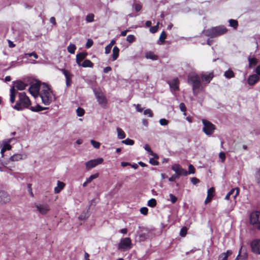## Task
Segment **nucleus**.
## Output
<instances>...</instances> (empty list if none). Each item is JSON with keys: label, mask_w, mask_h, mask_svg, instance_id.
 <instances>
[{"label": "nucleus", "mask_w": 260, "mask_h": 260, "mask_svg": "<svg viewBox=\"0 0 260 260\" xmlns=\"http://www.w3.org/2000/svg\"><path fill=\"white\" fill-rule=\"evenodd\" d=\"M39 96L42 103L45 105H49L54 99V95L49 86L43 83L40 89Z\"/></svg>", "instance_id": "nucleus-1"}, {"label": "nucleus", "mask_w": 260, "mask_h": 260, "mask_svg": "<svg viewBox=\"0 0 260 260\" xmlns=\"http://www.w3.org/2000/svg\"><path fill=\"white\" fill-rule=\"evenodd\" d=\"M31 105V102L25 92H22L18 93V100L13 108L18 111L28 108Z\"/></svg>", "instance_id": "nucleus-2"}, {"label": "nucleus", "mask_w": 260, "mask_h": 260, "mask_svg": "<svg viewBox=\"0 0 260 260\" xmlns=\"http://www.w3.org/2000/svg\"><path fill=\"white\" fill-rule=\"evenodd\" d=\"M188 82L192 85L193 94L197 96L200 91L203 89L199 76L195 74H190L188 76Z\"/></svg>", "instance_id": "nucleus-3"}, {"label": "nucleus", "mask_w": 260, "mask_h": 260, "mask_svg": "<svg viewBox=\"0 0 260 260\" xmlns=\"http://www.w3.org/2000/svg\"><path fill=\"white\" fill-rule=\"evenodd\" d=\"M13 86L10 88V102L13 103L15 101L16 95L19 92H18L17 90H22L26 88L28 85L27 84L23 82L20 80H17L14 81Z\"/></svg>", "instance_id": "nucleus-4"}, {"label": "nucleus", "mask_w": 260, "mask_h": 260, "mask_svg": "<svg viewBox=\"0 0 260 260\" xmlns=\"http://www.w3.org/2000/svg\"><path fill=\"white\" fill-rule=\"evenodd\" d=\"M227 29L223 26H219L213 27L211 29L205 30L203 34L206 36L211 38L215 37L225 34Z\"/></svg>", "instance_id": "nucleus-5"}, {"label": "nucleus", "mask_w": 260, "mask_h": 260, "mask_svg": "<svg viewBox=\"0 0 260 260\" xmlns=\"http://www.w3.org/2000/svg\"><path fill=\"white\" fill-rule=\"evenodd\" d=\"M202 123L204 125L203 131L208 136L211 135L214 132L215 126L210 121L206 119H203Z\"/></svg>", "instance_id": "nucleus-6"}, {"label": "nucleus", "mask_w": 260, "mask_h": 260, "mask_svg": "<svg viewBox=\"0 0 260 260\" xmlns=\"http://www.w3.org/2000/svg\"><path fill=\"white\" fill-rule=\"evenodd\" d=\"M140 230L138 232L140 241H144L150 237L152 230L147 228H139Z\"/></svg>", "instance_id": "nucleus-7"}, {"label": "nucleus", "mask_w": 260, "mask_h": 260, "mask_svg": "<svg viewBox=\"0 0 260 260\" xmlns=\"http://www.w3.org/2000/svg\"><path fill=\"white\" fill-rule=\"evenodd\" d=\"M132 242L129 238L121 239L119 244L118 249L123 250H128L131 248Z\"/></svg>", "instance_id": "nucleus-8"}, {"label": "nucleus", "mask_w": 260, "mask_h": 260, "mask_svg": "<svg viewBox=\"0 0 260 260\" xmlns=\"http://www.w3.org/2000/svg\"><path fill=\"white\" fill-rule=\"evenodd\" d=\"M41 87V86H40V83L39 82H37L32 84L29 87L28 90L30 93L36 98L40 94Z\"/></svg>", "instance_id": "nucleus-9"}, {"label": "nucleus", "mask_w": 260, "mask_h": 260, "mask_svg": "<svg viewBox=\"0 0 260 260\" xmlns=\"http://www.w3.org/2000/svg\"><path fill=\"white\" fill-rule=\"evenodd\" d=\"M94 92L99 104L102 107H105L107 104V100L103 93L99 90L94 91Z\"/></svg>", "instance_id": "nucleus-10"}, {"label": "nucleus", "mask_w": 260, "mask_h": 260, "mask_svg": "<svg viewBox=\"0 0 260 260\" xmlns=\"http://www.w3.org/2000/svg\"><path fill=\"white\" fill-rule=\"evenodd\" d=\"M250 245L252 252L256 254L260 255V239L253 240Z\"/></svg>", "instance_id": "nucleus-11"}, {"label": "nucleus", "mask_w": 260, "mask_h": 260, "mask_svg": "<svg viewBox=\"0 0 260 260\" xmlns=\"http://www.w3.org/2000/svg\"><path fill=\"white\" fill-rule=\"evenodd\" d=\"M172 169L179 177L180 176H187L188 175L187 171L183 169L179 164H176L173 165Z\"/></svg>", "instance_id": "nucleus-12"}, {"label": "nucleus", "mask_w": 260, "mask_h": 260, "mask_svg": "<svg viewBox=\"0 0 260 260\" xmlns=\"http://www.w3.org/2000/svg\"><path fill=\"white\" fill-rule=\"evenodd\" d=\"M104 159L102 158H98L97 159H91L85 163V166L88 170L93 168L98 165L102 164Z\"/></svg>", "instance_id": "nucleus-13"}, {"label": "nucleus", "mask_w": 260, "mask_h": 260, "mask_svg": "<svg viewBox=\"0 0 260 260\" xmlns=\"http://www.w3.org/2000/svg\"><path fill=\"white\" fill-rule=\"evenodd\" d=\"M35 207L37 208V210L43 215L47 214L50 210L49 206L47 204H35Z\"/></svg>", "instance_id": "nucleus-14"}, {"label": "nucleus", "mask_w": 260, "mask_h": 260, "mask_svg": "<svg viewBox=\"0 0 260 260\" xmlns=\"http://www.w3.org/2000/svg\"><path fill=\"white\" fill-rule=\"evenodd\" d=\"M250 223L254 224L260 222V211H255L251 213L250 216Z\"/></svg>", "instance_id": "nucleus-15"}, {"label": "nucleus", "mask_w": 260, "mask_h": 260, "mask_svg": "<svg viewBox=\"0 0 260 260\" xmlns=\"http://www.w3.org/2000/svg\"><path fill=\"white\" fill-rule=\"evenodd\" d=\"M201 76L202 81L205 84H208L213 78V72L203 73L201 75Z\"/></svg>", "instance_id": "nucleus-16"}, {"label": "nucleus", "mask_w": 260, "mask_h": 260, "mask_svg": "<svg viewBox=\"0 0 260 260\" xmlns=\"http://www.w3.org/2000/svg\"><path fill=\"white\" fill-rule=\"evenodd\" d=\"M11 200L9 195L6 192L0 191V205L6 204Z\"/></svg>", "instance_id": "nucleus-17"}, {"label": "nucleus", "mask_w": 260, "mask_h": 260, "mask_svg": "<svg viewBox=\"0 0 260 260\" xmlns=\"http://www.w3.org/2000/svg\"><path fill=\"white\" fill-rule=\"evenodd\" d=\"M61 71L66 77V85L67 86H70L71 84V79L73 77V75L65 69H61Z\"/></svg>", "instance_id": "nucleus-18"}, {"label": "nucleus", "mask_w": 260, "mask_h": 260, "mask_svg": "<svg viewBox=\"0 0 260 260\" xmlns=\"http://www.w3.org/2000/svg\"><path fill=\"white\" fill-rule=\"evenodd\" d=\"M179 81L177 78L174 79L169 82L170 88L175 91L179 90Z\"/></svg>", "instance_id": "nucleus-19"}, {"label": "nucleus", "mask_w": 260, "mask_h": 260, "mask_svg": "<svg viewBox=\"0 0 260 260\" xmlns=\"http://www.w3.org/2000/svg\"><path fill=\"white\" fill-rule=\"evenodd\" d=\"M259 80V77L256 74L250 75L247 80V83L249 85H253Z\"/></svg>", "instance_id": "nucleus-20"}, {"label": "nucleus", "mask_w": 260, "mask_h": 260, "mask_svg": "<svg viewBox=\"0 0 260 260\" xmlns=\"http://www.w3.org/2000/svg\"><path fill=\"white\" fill-rule=\"evenodd\" d=\"M87 54L81 52L76 55V62L79 66H81L82 61L86 57Z\"/></svg>", "instance_id": "nucleus-21"}, {"label": "nucleus", "mask_w": 260, "mask_h": 260, "mask_svg": "<svg viewBox=\"0 0 260 260\" xmlns=\"http://www.w3.org/2000/svg\"><path fill=\"white\" fill-rule=\"evenodd\" d=\"M65 186V184L60 181H57V186L54 188V192L55 193H59L63 189Z\"/></svg>", "instance_id": "nucleus-22"}, {"label": "nucleus", "mask_w": 260, "mask_h": 260, "mask_svg": "<svg viewBox=\"0 0 260 260\" xmlns=\"http://www.w3.org/2000/svg\"><path fill=\"white\" fill-rule=\"evenodd\" d=\"M145 57L147 59H150L152 60H156L158 58V56L155 55L153 52L152 51H148L145 53Z\"/></svg>", "instance_id": "nucleus-23"}, {"label": "nucleus", "mask_w": 260, "mask_h": 260, "mask_svg": "<svg viewBox=\"0 0 260 260\" xmlns=\"http://www.w3.org/2000/svg\"><path fill=\"white\" fill-rule=\"evenodd\" d=\"M119 49L117 46H114L112 50V60H116L119 56Z\"/></svg>", "instance_id": "nucleus-24"}, {"label": "nucleus", "mask_w": 260, "mask_h": 260, "mask_svg": "<svg viewBox=\"0 0 260 260\" xmlns=\"http://www.w3.org/2000/svg\"><path fill=\"white\" fill-rule=\"evenodd\" d=\"M47 109H48V107H43L38 104L35 107H30V110L32 112H40Z\"/></svg>", "instance_id": "nucleus-25"}, {"label": "nucleus", "mask_w": 260, "mask_h": 260, "mask_svg": "<svg viewBox=\"0 0 260 260\" xmlns=\"http://www.w3.org/2000/svg\"><path fill=\"white\" fill-rule=\"evenodd\" d=\"M248 60L249 62V68L250 69L255 66L257 63V60L255 58H251L250 57H249L248 58Z\"/></svg>", "instance_id": "nucleus-26"}, {"label": "nucleus", "mask_w": 260, "mask_h": 260, "mask_svg": "<svg viewBox=\"0 0 260 260\" xmlns=\"http://www.w3.org/2000/svg\"><path fill=\"white\" fill-rule=\"evenodd\" d=\"M239 193V189L238 188H233L230 191H229L228 194H229L230 196L233 194V198L235 199L238 195Z\"/></svg>", "instance_id": "nucleus-27"}, {"label": "nucleus", "mask_w": 260, "mask_h": 260, "mask_svg": "<svg viewBox=\"0 0 260 260\" xmlns=\"http://www.w3.org/2000/svg\"><path fill=\"white\" fill-rule=\"evenodd\" d=\"M117 137L120 139H124L125 137V134L124 131L120 128H117Z\"/></svg>", "instance_id": "nucleus-28"}, {"label": "nucleus", "mask_w": 260, "mask_h": 260, "mask_svg": "<svg viewBox=\"0 0 260 260\" xmlns=\"http://www.w3.org/2000/svg\"><path fill=\"white\" fill-rule=\"evenodd\" d=\"M93 64V63L90 60L86 59L81 64L80 66H82L84 68L92 67Z\"/></svg>", "instance_id": "nucleus-29"}, {"label": "nucleus", "mask_w": 260, "mask_h": 260, "mask_svg": "<svg viewBox=\"0 0 260 260\" xmlns=\"http://www.w3.org/2000/svg\"><path fill=\"white\" fill-rule=\"evenodd\" d=\"M22 159V155L21 154H15L10 157L12 161H18Z\"/></svg>", "instance_id": "nucleus-30"}, {"label": "nucleus", "mask_w": 260, "mask_h": 260, "mask_svg": "<svg viewBox=\"0 0 260 260\" xmlns=\"http://www.w3.org/2000/svg\"><path fill=\"white\" fill-rule=\"evenodd\" d=\"M224 75L225 78L230 79L234 77V73L232 70L229 69L225 72Z\"/></svg>", "instance_id": "nucleus-31"}, {"label": "nucleus", "mask_w": 260, "mask_h": 260, "mask_svg": "<svg viewBox=\"0 0 260 260\" xmlns=\"http://www.w3.org/2000/svg\"><path fill=\"white\" fill-rule=\"evenodd\" d=\"M76 49V46L74 44H71L68 47V51L71 54H74Z\"/></svg>", "instance_id": "nucleus-32"}, {"label": "nucleus", "mask_w": 260, "mask_h": 260, "mask_svg": "<svg viewBox=\"0 0 260 260\" xmlns=\"http://www.w3.org/2000/svg\"><path fill=\"white\" fill-rule=\"evenodd\" d=\"M230 26L233 27L234 28L236 29L238 26V21L236 20L230 19L229 20Z\"/></svg>", "instance_id": "nucleus-33"}, {"label": "nucleus", "mask_w": 260, "mask_h": 260, "mask_svg": "<svg viewBox=\"0 0 260 260\" xmlns=\"http://www.w3.org/2000/svg\"><path fill=\"white\" fill-rule=\"evenodd\" d=\"M255 177L256 183L260 186V168L256 170Z\"/></svg>", "instance_id": "nucleus-34"}, {"label": "nucleus", "mask_w": 260, "mask_h": 260, "mask_svg": "<svg viewBox=\"0 0 260 260\" xmlns=\"http://www.w3.org/2000/svg\"><path fill=\"white\" fill-rule=\"evenodd\" d=\"M99 176V173L90 175L88 178L86 179L87 182L90 183L93 179L97 178Z\"/></svg>", "instance_id": "nucleus-35"}, {"label": "nucleus", "mask_w": 260, "mask_h": 260, "mask_svg": "<svg viewBox=\"0 0 260 260\" xmlns=\"http://www.w3.org/2000/svg\"><path fill=\"white\" fill-rule=\"evenodd\" d=\"M76 113H77V115L78 116L81 117L84 115V114L85 113V111L83 108L79 107L76 110Z\"/></svg>", "instance_id": "nucleus-36"}, {"label": "nucleus", "mask_w": 260, "mask_h": 260, "mask_svg": "<svg viewBox=\"0 0 260 260\" xmlns=\"http://www.w3.org/2000/svg\"><path fill=\"white\" fill-rule=\"evenodd\" d=\"M144 149L145 150H146L149 154L153 156H155V154L153 153V152L151 150L150 146L148 144H146L144 146Z\"/></svg>", "instance_id": "nucleus-37"}, {"label": "nucleus", "mask_w": 260, "mask_h": 260, "mask_svg": "<svg viewBox=\"0 0 260 260\" xmlns=\"http://www.w3.org/2000/svg\"><path fill=\"white\" fill-rule=\"evenodd\" d=\"M156 205V201L154 199H151L148 201L147 205L151 207H154Z\"/></svg>", "instance_id": "nucleus-38"}, {"label": "nucleus", "mask_w": 260, "mask_h": 260, "mask_svg": "<svg viewBox=\"0 0 260 260\" xmlns=\"http://www.w3.org/2000/svg\"><path fill=\"white\" fill-rule=\"evenodd\" d=\"M121 142L127 145H133L134 144V141L128 138L122 141Z\"/></svg>", "instance_id": "nucleus-39"}, {"label": "nucleus", "mask_w": 260, "mask_h": 260, "mask_svg": "<svg viewBox=\"0 0 260 260\" xmlns=\"http://www.w3.org/2000/svg\"><path fill=\"white\" fill-rule=\"evenodd\" d=\"M94 15L93 14H89L86 17V20L88 22H92L94 21Z\"/></svg>", "instance_id": "nucleus-40"}, {"label": "nucleus", "mask_w": 260, "mask_h": 260, "mask_svg": "<svg viewBox=\"0 0 260 260\" xmlns=\"http://www.w3.org/2000/svg\"><path fill=\"white\" fill-rule=\"evenodd\" d=\"M90 143L92 144V145L93 146V147L95 148L98 149V148H99L100 147L101 144L99 142L95 141L93 140H91L90 141Z\"/></svg>", "instance_id": "nucleus-41"}, {"label": "nucleus", "mask_w": 260, "mask_h": 260, "mask_svg": "<svg viewBox=\"0 0 260 260\" xmlns=\"http://www.w3.org/2000/svg\"><path fill=\"white\" fill-rule=\"evenodd\" d=\"M215 190L213 187H211L208 190L207 196L213 198L214 196Z\"/></svg>", "instance_id": "nucleus-42"}, {"label": "nucleus", "mask_w": 260, "mask_h": 260, "mask_svg": "<svg viewBox=\"0 0 260 260\" xmlns=\"http://www.w3.org/2000/svg\"><path fill=\"white\" fill-rule=\"evenodd\" d=\"M166 37L167 35L166 32L164 31H162L159 37V40L161 42V44H163L165 42Z\"/></svg>", "instance_id": "nucleus-43"}, {"label": "nucleus", "mask_w": 260, "mask_h": 260, "mask_svg": "<svg viewBox=\"0 0 260 260\" xmlns=\"http://www.w3.org/2000/svg\"><path fill=\"white\" fill-rule=\"evenodd\" d=\"M158 24H159V23H158V22H157V24H156V25L153 26H152V27H151L150 28L149 30H150V31L151 33L154 34V33L156 32L157 31L158 28Z\"/></svg>", "instance_id": "nucleus-44"}, {"label": "nucleus", "mask_w": 260, "mask_h": 260, "mask_svg": "<svg viewBox=\"0 0 260 260\" xmlns=\"http://www.w3.org/2000/svg\"><path fill=\"white\" fill-rule=\"evenodd\" d=\"M135 40V37L134 35H129L126 37V40L130 43H133Z\"/></svg>", "instance_id": "nucleus-45"}, {"label": "nucleus", "mask_w": 260, "mask_h": 260, "mask_svg": "<svg viewBox=\"0 0 260 260\" xmlns=\"http://www.w3.org/2000/svg\"><path fill=\"white\" fill-rule=\"evenodd\" d=\"M228 259V255L226 253H222L220 254L219 256L218 260H227Z\"/></svg>", "instance_id": "nucleus-46"}, {"label": "nucleus", "mask_w": 260, "mask_h": 260, "mask_svg": "<svg viewBox=\"0 0 260 260\" xmlns=\"http://www.w3.org/2000/svg\"><path fill=\"white\" fill-rule=\"evenodd\" d=\"M188 174H194L195 173V168L192 165L190 164L188 166Z\"/></svg>", "instance_id": "nucleus-47"}, {"label": "nucleus", "mask_w": 260, "mask_h": 260, "mask_svg": "<svg viewBox=\"0 0 260 260\" xmlns=\"http://www.w3.org/2000/svg\"><path fill=\"white\" fill-rule=\"evenodd\" d=\"M187 233V229L185 227L182 228L180 231V236L181 237H184Z\"/></svg>", "instance_id": "nucleus-48"}, {"label": "nucleus", "mask_w": 260, "mask_h": 260, "mask_svg": "<svg viewBox=\"0 0 260 260\" xmlns=\"http://www.w3.org/2000/svg\"><path fill=\"white\" fill-rule=\"evenodd\" d=\"M144 114L145 115H148L150 117H152L153 116V113L150 109L145 110L144 112Z\"/></svg>", "instance_id": "nucleus-49"}, {"label": "nucleus", "mask_w": 260, "mask_h": 260, "mask_svg": "<svg viewBox=\"0 0 260 260\" xmlns=\"http://www.w3.org/2000/svg\"><path fill=\"white\" fill-rule=\"evenodd\" d=\"M179 108L180 109V110L182 112H184V115H186V113H185V111H186V106L185 105V104L183 103H181L179 105Z\"/></svg>", "instance_id": "nucleus-50"}, {"label": "nucleus", "mask_w": 260, "mask_h": 260, "mask_svg": "<svg viewBox=\"0 0 260 260\" xmlns=\"http://www.w3.org/2000/svg\"><path fill=\"white\" fill-rule=\"evenodd\" d=\"M169 197L170 198V201L172 202V204H174L176 202L177 199L174 195H173L172 193H170L169 194Z\"/></svg>", "instance_id": "nucleus-51"}, {"label": "nucleus", "mask_w": 260, "mask_h": 260, "mask_svg": "<svg viewBox=\"0 0 260 260\" xmlns=\"http://www.w3.org/2000/svg\"><path fill=\"white\" fill-rule=\"evenodd\" d=\"M93 45V41L91 39H88L85 47L86 48L88 49L90 48Z\"/></svg>", "instance_id": "nucleus-52"}, {"label": "nucleus", "mask_w": 260, "mask_h": 260, "mask_svg": "<svg viewBox=\"0 0 260 260\" xmlns=\"http://www.w3.org/2000/svg\"><path fill=\"white\" fill-rule=\"evenodd\" d=\"M133 6L134 7V9L136 12L140 11L142 9V6L139 4H135Z\"/></svg>", "instance_id": "nucleus-53"}, {"label": "nucleus", "mask_w": 260, "mask_h": 260, "mask_svg": "<svg viewBox=\"0 0 260 260\" xmlns=\"http://www.w3.org/2000/svg\"><path fill=\"white\" fill-rule=\"evenodd\" d=\"M159 123L161 125H167L168 124V121L165 118L159 120Z\"/></svg>", "instance_id": "nucleus-54"}, {"label": "nucleus", "mask_w": 260, "mask_h": 260, "mask_svg": "<svg viewBox=\"0 0 260 260\" xmlns=\"http://www.w3.org/2000/svg\"><path fill=\"white\" fill-rule=\"evenodd\" d=\"M140 212L141 214L146 215L148 213V209L146 207H142L140 209Z\"/></svg>", "instance_id": "nucleus-55"}, {"label": "nucleus", "mask_w": 260, "mask_h": 260, "mask_svg": "<svg viewBox=\"0 0 260 260\" xmlns=\"http://www.w3.org/2000/svg\"><path fill=\"white\" fill-rule=\"evenodd\" d=\"M25 56L26 57H27V56H29V57L34 56L36 59H37L38 58V55L35 52H32V53H25Z\"/></svg>", "instance_id": "nucleus-56"}, {"label": "nucleus", "mask_w": 260, "mask_h": 260, "mask_svg": "<svg viewBox=\"0 0 260 260\" xmlns=\"http://www.w3.org/2000/svg\"><path fill=\"white\" fill-rule=\"evenodd\" d=\"M27 190H28V191L29 192V194H30V196L32 197H34V193H33L32 191L31 184H28V185H27Z\"/></svg>", "instance_id": "nucleus-57"}, {"label": "nucleus", "mask_w": 260, "mask_h": 260, "mask_svg": "<svg viewBox=\"0 0 260 260\" xmlns=\"http://www.w3.org/2000/svg\"><path fill=\"white\" fill-rule=\"evenodd\" d=\"M219 157L221 159L222 162H224L225 159V155L224 152H220L219 154Z\"/></svg>", "instance_id": "nucleus-58"}, {"label": "nucleus", "mask_w": 260, "mask_h": 260, "mask_svg": "<svg viewBox=\"0 0 260 260\" xmlns=\"http://www.w3.org/2000/svg\"><path fill=\"white\" fill-rule=\"evenodd\" d=\"M191 182L193 184L196 185L197 183H199L200 180L197 178L193 177L191 179Z\"/></svg>", "instance_id": "nucleus-59"}, {"label": "nucleus", "mask_w": 260, "mask_h": 260, "mask_svg": "<svg viewBox=\"0 0 260 260\" xmlns=\"http://www.w3.org/2000/svg\"><path fill=\"white\" fill-rule=\"evenodd\" d=\"M179 178V177L177 175H174L169 178V181L170 182L175 181L176 179Z\"/></svg>", "instance_id": "nucleus-60"}, {"label": "nucleus", "mask_w": 260, "mask_h": 260, "mask_svg": "<svg viewBox=\"0 0 260 260\" xmlns=\"http://www.w3.org/2000/svg\"><path fill=\"white\" fill-rule=\"evenodd\" d=\"M149 162L152 165H157L158 164V162L153 158H150Z\"/></svg>", "instance_id": "nucleus-61"}, {"label": "nucleus", "mask_w": 260, "mask_h": 260, "mask_svg": "<svg viewBox=\"0 0 260 260\" xmlns=\"http://www.w3.org/2000/svg\"><path fill=\"white\" fill-rule=\"evenodd\" d=\"M3 148L6 150H10L11 149L12 147L10 144L6 143V144H4Z\"/></svg>", "instance_id": "nucleus-62"}, {"label": "nucleus", "mask_w": 260, "mask_h": 260, "mask_svg": "<svg viewBox=\"0 0 260 260\" xmlns=\"http://www.w3.org/2000/svg\"><path fill=\"white\" fill-rule=\"evenodd\" d=\"M111 48L110 46H106L105 47V53L109 54L111 52Z\"/></svg>", "instance_id": "nucleus-63"}, {"label": "nucleus", "mask_w": 260, "mask_h": 260, "mask_svg": "<svg viewBox=\"0 0 260 260\" xmlns=\"http://www.w3.org/2000/svg\"><path fill=\"white\" fill-rule=\"evenodd\" d=\"M112 69L110 67H107L104 69V72L105 73H108L109 72L111 71Z\"/></svg>", "instance_id": "nucleus-64"}]
</instances>
